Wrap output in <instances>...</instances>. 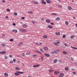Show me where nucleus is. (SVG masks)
<instances>
[{"label":"nucleus","mask_w":77,"mask_h":77,"mask_svg":"<svg viewBox=\"0 0 77 77\" xmlns=\"http://www.w3.org/2000/svg\"><path fill=\"white\" fill-rule=\"evenodd\" d=\"M19 30L20 32H23V33H25V32H27L26 29H20Z\"/></svg>","instance_id":"nucleus-1"},{"label":"nucleus","mask_w":77,"mask_h":77,"mask_svg":"<svg viewBox=\"0 0 77 77\" xmlns=\"http://www.w3.org/2000/svg\"><path fill=\"white\" fill-rule=\"evenodd\" d=\"M39 66H40L39 64L35 65H33V68H36L37 67H39Z\"/></svg>","instance_id":"nucleus-2"},{"label":"nucleus","mask_w":77,"mask_h":77,"mask_svg":"<svg viewBox=\"0 0 77 77\" xmlns=\"http://www.w3.org/2000/svg\"><path fill=\"white\" fill-rule=\"evenodd\" d=\"M44 50L45 51H47V50H48V48H47V47H44Z\"/></svg>","instance_id":"nucleus-3"},{"label":"nucleus","mask_w":77,"mask_h":77,"mask_svg":"<svg viewBox=\"0 0 77 77\" xmlns=\"http://www.w3.org/2000/svg\"><path fill=\"white\" fill-rule=\"evenodd\" d=\"M6 52L5 51H3L0 52V54H6Z\"/></svg>","instance_id":"nucleus-4"},{"label":"nucleus","mask_w":77,"mask_h":77,"mask_svg":"<svg viewBox=\"0 0 77 77\" xmlns=\"http://www.w3.org/2000/svg\"><path fill=\"white\" fill-rule=\"evenodd\" d=\"M22 27L23 28H25V27H27V25H26L25 24H23L22 25Z\"/></svg>","instance_id":"nucleus-5"},{"label":"nucleus","mask_w":77,"mask_h":77,"mask_svg":"<svg viewBox=\"0 0 77 77\" xmlns=\"http://www.w3.org/2000/svg\"><path fill=\"white\" fill-rule=\"evenodd\" d=\"M46 22L47 23H49L50 22V20L47 19L46 20Z\"/></svg>","instance_id":"nucleus-6"},{"label":"nucleus","mask_w":77,"mask_h":77,"mask_svg":"<svg viewBox=\"0 0 77 77\" xmlns=\"http://www.w3.org/2000/svg\"><path fill=\"white\" fill-rule=\"evenodd\" d=\"M23 44V42H21L18 45V46H19V47H20V46H21V45H22Z\"/></svg>","instance_id":"nucleus-7"},{"label":"nucleus","mask_w":77,"mask_h":77,"mask_svg":"<svg viewBox=\"0 0 77 77\" xmlns=\"http://www.w3.org/2000/svg\"><path fill=\"white\" fill-rule=\"evenodd\" d=\"M45 55L46 57H49L50 56V54H45Z\"/></svg>","instance_id":"nucleus-8"},{"label":"nucleus","mask_w":77,"mask_h":77,"mask_svg":"<svg viewBox=\"0 0 77 77\" xmlns=\"http://www.w3.org/2000/svg\"><path fill=\"white\" fill-rule=\"evenodd\" d=\"M32 2L33 3H34L35 4H38V2H36L35 1H32Z\"/></svg>","instance_id":"nucleus-9"},{"label":"nucleus","mask_w":77,"mask_h":77,"mask_svg":"<svg viewBox=\"0 0 77 77\" xmlns=\"http://www.w3.org/2000/svg\"><path fill=\"white\" fill-rule=\"evenodd\" d=\"M63 75H64L63 73H61L59 77H63Z\"/></svg>","instance_id":"nucleus-10"},{"label":"nucleus","mask_w":77,"mask_h":77,"mask_svg":"<svg viewBox=\"0 0 77 77\" xmlns=\"http://www.w3.org/2000/svg\"><path fill=\"white\" fill-rule=\"evenodd\" d=\"M48 27L49 29H52V28H53V27L51 25H48Z\"/></svg>","instance_id":"nucleus-11"},{"label":"nucleus","mask_w":77,"mask_h":77,"mask_svg":"<svg viewBox=\"0 0 77 77\" xmlns=\"http://www.w3.org/2000/svg\"><path fill=\"white\" fill-rule=\"evenodd\" d=\"M56 21H59L60 20V18L59 17H57L56 19Z\"/></svg>","instance_id":"nucleus-12"},{"label":"nucleus","mask_w":77,"mask_h":77,"mask_svg":"<svg viewBox=\"0 0 77 77\" xmlns=\"http://www.w3.org/2000/svg\"><path fill=\"white\" fill-rule=\"evenodd\" d=\"M2 45L4 47H6V45H5V44H2Z\"/></svg>","instance_id":"nucleus-13"},{"label":"nucleus","mask_w":77,"mask_h":77,"mask_svg":"<svg viewBox=\"0 0 77 77\" xmlns=\"http://www.w3.org/2000/svg\"><path fill=\"white\" fill-rule=\"evenodd\" d=\"M12 31L13 32H14V33H17V31L16 30H13Z\"/></svg>","instance_id":"nucleus-14"},{"label":"nucleus","mask_w":77,"mask_h":77,"mask_svg":"<svg viewBox=\"0 0 77 77\" xmlns=\"http://www.w3.org/2000/svg\"><path fill=\"white\" fill-rule=\"evenodd\" d=\"M4 75L5 76V77H7V76H8V73H5L4 74Z\"/></svg>","instance_id":"nucleus-15"},{"label":"nucleus","mask_w":77,"mask_h":77,"mask_svg":"<svg viewBox=\"0 0 77 77\" xmlns=\"http://www.w3.org/2000/svg\"><path fill=\"white\" fill-rule=\"evenodd\" d=\"M71 47L72 48H74V50H77V48L76 47H72V46H71Z\"/></svg>","instance_id":"nucleus-16"},{"label":"nucleus","mask_w":77,"mask_h":77,"mask_svg":"<svg viewBox=\"0 0 77 77\" xmlns=\"http://www.w3.org/2000/svg\"><path fill=\"white\" fill-rule=\"evenodd\" d=\"M42 4H43V5H46V2L44 1H42Z\"/></svg>","instance_id":"nucleus-17"},{"label":"nucleus","mask_w":77,"mask_h":77,"mask_svg":"<svg viewBox=\"0 0 77 77\" xmlns=\"http://www.w3.org/2000/svg\"><path fill=\"white\" fill-rule=\"evenodd\" d=\"M68 8L69 10H71V9H72V8H71V7L70 6H68Z\"/></svg>","instance_id":"nucleus-18"},{"label":"nucleus","mask_w":77,"mask_h":77,"mask_svg":"<svg viewBox=\"0 0 77 77\" xmlns=\"http://www.w3.org/2000/svg\"><path fill=\"white\" fill-rule=\"evenodd\" d=\"M65 69L66 71H68L69 70V68L68 67L65 68Z\"/></svg>","instance_id":"nucleus-19"},{"label":"nucleus","mask_w":77,"mask_h":77,"mask_svg":"<svg viewBox=\"0 0 77 77\" xmlns=\"http://www.w3.org/2000/svg\"><path fill=\"white\" fill-rule=\"evenodd\" d=\"M57 60L56 59H55L54 61V63H56L57 62Z\"/></svg>","instance_id":"nucleus-20"},{"label":"nucleus","mask_w":77,"mask_h":77,"mask_svg":"<svg viewBox=\"0 0 77 77\" xmlns=\"http://www.w3.org/2000/svg\"><path fill=\"white\" fill-rule=\"evenodd\" d=\"M58 73H59V72H55L54 73V74H57Z\"/></svg>","instance_id":"nucleus-21"},{"label":"nucleus","mask_w":77,"mask_h":77,"mask_svg":"<svg viewBox=\"0 0 77 77\" xmlns=\"http://www.w3.org/2000/svg\"><path fill=\"white\" fill-rule=\"evenodd\" d=\"M51 15H57V14H55V13H52L51 14Z\"/></svg>","instance_id":"nucleus-22"},{"label":"nucleus","mask_w":77,"mask_h":77,"mask_svg":"<svg viewBox=\"0 0 77 77\" xmlns=\"http://www.w3.org/2000/svg\"><path fill=\"white\" fill-rule=\"evenodd\" d=\"M54 45H56V46H57V45H58V44H57V43L56 42L54 43Z\"/></svg>","instance_id":"nucleus-23"},{"label":"nucleus","mask_w":77,"mask_h":77,"mask_svg":"<svg viewBox=\"0 0 77 77\" xmlns=\"http://www.w3.org/2000/svg\"><path fill=\"white\" fill-rule=\"evenodd\" d=\"M46 2L47 3H50V1L49 0H47Z\"/></svg>","instance_id":"nucleus-24"},{"label":"nucleus","mask_w":77,"mask_h":77,"mask_svg":"<svg viewBox=\"0 0 77 77\" xmlns=\"http://www.w3.org/2000/svg\"><path fill=\"white\" fill-rule=\"evenodd\" d=\"M56 43L57 44H60V42L59 40H57L56 41Z\"/></svg>","instance_id":"nucleus-25"},{"label":"nucleus","mask_w":77,"mask_h":77,"mask_svg":"<svg viewBox=\"0 0 77 77\" xmlns=\"http://www.w3.org/2000/svg\"><path fill=\"white\" fill-rule=\"evenodd\" d=\"M14 74L15 75H19V74L17 73H16V72Z\"/></svg>","instance_id":"nucleus-26"},{"label":"nucleus","mask_w":77,"mask_h":77,"mask_svg":"<svg viewBox=\"0 0 77 77\" xmlns=\"http://www.w3.org/2000/svg\"><path fill=\"white\" fill-rule=\"evenodd\" d=\"M63 54H66V52L65 51H63Z\"/></svg>","instance_id":"nucleus-27"},{"label":"nucleus","mask_w":77,"mask_h":77,"mask_svg":"<svg viewBox=\"0 0 77 77\" xmlns=\"http://www.w3.org/2000/svg\"><path fill=\"white\" fill-rule=\"evenodd\" d=\"M56 34L57 35H60V32H56Z\"/></svg>","instance_id":"nucleus-28"},{"label":"nucleus","mask_w":77,"mask_h":77,"mask_svg":"<svg viewBox=\"0 0 77 77\" xmlns=\"http://www.w3.org/2000/svg\"><path fill=\"white\" fill-rule=\"evenodd\" d=\"M30 54V53L29 52H28L26 53L27 55H29V54Z\"/></svg>","instance_id":"nucleus-29"},{"label":"nucleus","mask_w":77,"mask_h":77,"mask_svg":"<svg viewBox=\"0 0 77 77\" xmlns=\"http://www.w3.org/2000/svg\"><path fill=\"white\" fill-rule=\"evenodd\" d=\"M43 38H47V36L46 35H44L43 36Z\"/></svg>","instance_id":"nucleus-30"},{"label":"nucleus","mask_w":77,"mask_h":77,"mask_svg":"<svg viewBox=\"0 0 77 77\" xmlns=\"http://www.w3.org/2000/svg\"><path fill=\"white\" fill-rule=\"evenodd\" d=\"M49 71L50 72H53L54 71L53 70L49 69Z\"/></svg>","instance_id":"nucleus-31"},{"label":"nucleus","mask_w":77,"mask_h":77,"mask_svg":"<svg viewBox=\"0 0 77 77\" xmlns=\"http://www.w3.org/2000/svg\"><path fill=\"white\" fill-rule=\"evenodd\" d=\"M28 14H33V12H32V11H28Z\"/></svg>","instance_id":"nucleus-32"},{"label":"nucleus","mask_w":77,"mask_h":77,"mask_svg":"<svg viewBox=\"0 0 77 77\" xmlns=\"http://www.w3.org/2000/svg\"><path fill=\"white\" fill-rule=\"evenodd\" d=\"M14 15H15V16L17 15V13L14 12Z\"/></svg>","instance_id":"nucleus-33"},{"label":"nucleus","mask_w":77,"mask_h":77,"mask_svg":"<svg viewBox=\"0 0 77 77\" xmlns=\"http://www.w3.org/2000/svg\"><path fill=\"white\" fill-rule=\"evenodd\" d=\"M10 41H11V42H12V41H14V39H10Z\"/></svg>","instance_id":"nucleus-34"},{"label":"nucleus","mask_w":77,"mask_h":77,"mask_svg":"<svg viewBox=\"0 0 77 77\" xmlns=\"http://www.w3.org/2000/svg\"><path fill=\"white\" fill-rule=\"evenodd\" d=\"M40 51H41V52H44V51H43V50H42V48L40 49Z\"/></svg>","instance_id":"nucleus-35"},{"label":"nucleus","mask_w":77,"mask_h":77,"mask_svg":"<svg viewBox=\"0 0 77 77\" xmlns=\"http://www.w3.org/2000/svg\"><path fill=\"white\" fill-rule=\"evenodd\" d=\"M65 23L66 25H68V22L67 21H65Z\"/></svg>","instance_id":"nucleus-36"},{"label":"nucleus","mask_w":77,"mask_h":77,"mask_svg":"<svg viewBox=\"0 0 77 77\" xmlns=\"http://www.w3.org/2000/svg\"><path fill=\"white\" fill-rule=\"evenodd\" d=\"M5 59H8V57H7V56H5Z\"/></svg>","instance_id":"nucleus-37"},{"label":"nucleus","mask_w":77,"mask_h":77,"mask_svg":"<svg viewBox=\"0 0 77 77\" xmlns=\"http://www.w3.org/2000/svg\"><path fill=\"white\" fill-rule=\"evenodd\" d=\"M66 37V36L65 35H63V38H65Z\"/></svg>","instance_id":"nucleus-38"},{"label":"nucleus","mask_w":77,"mask_h":77,"mask_svg":"<svg viewBox=\"0 0 77 77\" xmlns=\"http://www.w3.org/2000/svg\"><path fill=\"white\" fill-rule=\"evenodd\" d=\"M71 39H73L74 38V36L72 35L71 36Z\"/></svg>","instance_id":"nucleus-39"},{"label":"nucleus","mask_w":77,"mask_h":77,"mask_svg":"<svg viewBox=\"0 0 77 77\" xmlns=\"http://www.w3.org/2000/svg\"><path fill=\"white\" fill-rule=\"evenodd\" d=\"M19 74H24V72H20Z\"/></svg>","instance_id":"nucleus-40"},{"label":"nucleus","mask_w":77,"mask_h":77,"mask_svg":"<svg viewBox=\"0 0 77 77\" xmlns=\"http://www.w3.org/2000/svg\"><path fill=\"white\" fill-rule=\"evenodd\" d=\"M16 69L17 70V71H18V70H19V69H20V68H18V67L16 68Z\"/></svg>","instance_id":"nucleus-41"},{"label":"nucleus","mask_w":77,"mask_h":77,"mask_svg":"<svg viewBox=\"0 0 77 77\" xmlns=\"http://www.w3.org/2000/svg\"><path fill=\"white\" fill-rule=\"evenodd\" d=\"M5 2H6V1H5V0H3L2 1V3H5Z\"/></svg>","instance_id":"nucleus-42"},{"label":"nucleus","mask_w":77,"mask_h":77,"mask_svg":"<svg viewBox=\"0 0 77 77\" xmlns=\"http://www.w3.org/2000/svg\"><path fill=\"white\" fill-rule=\"evenodd\" d=\"M7 12H10V10H9V9H7Z\"/></svg>","instance_id":"nucleus-43"},{"label":"nucleus","mask_w":77,"mask_h":77,"mask_svg":"<svg viewBox=\"0 0 77 77\" xmlns=\"http://www.w3.org/2000/svg\"><path fill=\"white\" fill-rule=\"evenodd\" d=\"M21 19H22V20H24V19H25V18H24V17H22L21 18Z\"/></svg>","instance_id":"nucleus-44"},{"label":"nucleus","mask_w":77,"mask_h":77,"mask_svg":"<svg viewBox=\"0 0 77 77\" xmlns=\"http://www.w3.org/2000/svg\"><path fill=\"white\" fill-rule=\"evenodd\" d=\"M71 70H72V71H75V69H72Z\"/></svg>","instance_id":"nucleus-45"},{"label":"nucleus","mask_w":77,"mask_h":77,"mask_svg":"<svg viewBox=\"0 0 77 77\" xmlns=\"http://www.w3.org/2000/svg\"><path fill=\"white\" fill-rule=\"evenodd\" d=\"M51 25H53V26H54V24L53 23H51Z\"/></svg>","instance_id":"nucleus-46"},{"label":"nucleus","mask_w":77,"mask_h":77,"mask_svg":"<svg viewBox=\"0 0 77 77\" xmlns=\"http://www.w3.org/2000/svg\"><path fill=\"white\" fill-rule=\"evenodd\" d=\"M35 44L37 45H39V43H35Z\"/></svg>","instance_id":"nucleus-47"},{"label":"nucleus","mask_w":77,"mask_h":77,"mask_svg":"<svg viewBox=\"0 0 77 77\" xmlns=\"http://www.w3.org/2000/svg\"><path fill=\"white\" fill-rule=\"evenodd\" d=\"M22 56H24V53H23L22 54Z\"/></svg>","instance_id":"nucleus-48"},{"label":"nucleus","mask_w":77,"mask_h":77,"mask_svg":"<svg viewBox=\"0 0 77 77\" xmlns=\"http://www.w3.org/2000/svg\"><path fill=\"white\" fill-rule=\"evenodd\" d=\"M10 63H13V61H12L11 60L10 62Z\"/></svg>","instance_id":"nucleus-49"},{"label":"nucleus","mask_w":77,"mask_h":77,"mask_svg":"<svg viewBox=\"0 0 77 77\" xmlns=\"http://www.w3.org/2000/svg\"><path fill=\"white\" fill-rule=\"evenodd\" d=\"M12 57V56L11 55H10V58H11V57Z\"/></svg>","instance_id":"nucleus-50"},{"label":"nucleus","mask_w":77,"mask_h":77,"mask_svg":"<svg viewBox=\"0 0 77 77\" xmlns=\"http://www.w3.org/2000/svg\"><path fill=\"white\" fill-rule=\"evenodd\" d=\"M42 43L40 42L39 43V44H38V45H42Z\"/></svg>","instance_id":"nucleus-51"},{"label":"nucleus","mask_w":77,"mask_h":77,"mask_svg":"<svg viewBox=\"0 0 77 77\" xmlns=\"http://www.w3.org/2000/svg\"><path fill=\"white\" fill-rule=\"evenodd\" d=\"M13 26H16V24H15L14 23H13Z\"/></svg>","instance_id":"nucleus-52"},{"label":"nucleus","mask_w":77,"mask_h":77,"mask_svg":"<svg viewBox=\"0 0 77 77\" xmlns=\"http://www.w3.org/2000/svg\"><path fill=\"white\" fill-rule=\"evenodd\" d=\"M72 73H73V74H76V72H72Z\"/></svg>","instance_id":"nucleus-53"},{"label":"nucleus","mask_w":77,"mask_h":77,"mask_svg":"<svg viewBox=\"0 0 77 77\" xmlns=\"http://www.w3.org/2000/svg\"><path fill=\"white\" fill-rule=\"evenodd\" d=\"M54 53H57V52H56V51H54Z\"/></svg>","instance_id":"nucleus-54"},{"label":"nucleus","mask_w":77,"mask_h":77,"mask_svg":"<svg viewBox=\"0 0 77 77\" xmlns=\"http://www.w3.org/2000/svg\"><path fill=\"white\" fill-rule=\"evenodd\" d=\"M33 57H36V55H33Z\"/></svg>","instance_id":"nucleus-55"},{"label":"nucleus","mask_w":77,"mask_h":77,"mask_svg":"<svg viewBox=\"0 0 77 77\" xmlns=\"http://www.w3.org/2000/svg\"><path fill=\"white\" fill-rule=\"evenodd\" d=\"M42 59V60H43V57H41Z\"/></svg>","instance_id":"nucleus-56"},{"label":"nucleus","mask_w":77,"mask_h":77,"mask_svg":"<svg viewBox=\"0 0 77 77\" xmlns=\"http://www.w3.org/2000/svg\"><path fill=\"white\" fill-rule=\"evenodd\" d=\"M62 6H61V5H59V8H62Z\"/></svg>","instance_id":"nucleus-57"},{"label":"nucleus","mask_w":77,"mask_h":77,"mask_svg":"<svg viewBox=\"0 0 77 77\" xmlns=\"http://www.w3.org/2000/svg\"><path fill=\"white\" fill-rule=\"evenodd\" d=\"M32 24H35V22H34L33 21H32Z\"/></svg>","instance_id":"nucleus-58"},{"label":"nucleus","mask_w":77,"mask_h":77,"mask_svg":"<svg viewBox=\"0 0 77 77\" xmlns=\"http://www.w3.org/2000/svg\"><path fill=\"white\" fill-rule=\"evenodd\" d=\"M16 72H17V73H19V74H20V72H19V71H17Z\"/></svg>","instance_id":"nucleus-59"},{"label":"nucleus","mask_w":77,"mask_h":77,"mask_svg":"<svg viewBox=\"0 0 77 77\" xmlns=\"http://www.w3.org/2000/svg\"><path fill=\"white\" fill-rule=\"evenodd\" d=\"M5 18H8V16H6L5 17Z\"/></svg>","instance_id":"nucleus-60"},{"label":"nucleus","mask_w":77,"mask_h":77,"mask_svg":"<svg viewBox=\"0 0 77 77\" xmlns=\"http://www.w3.org/2000/svg\"><path fill=\"white\" fill-rule=\"evenodd\" d=\"M48 8H49L50 9H52V8L51 7H49Z\"/></svg>","instance_id":"nucleus-61"},{"label":"nucleus","mask_w":77,"mask_h":77,"mask_svg":"<svg viewBox=\"0 0 77 77\" xmlns=\"http://www.w3.org/2000/svg\"><path fill=\"white\" fill-rule=\"evenodd\" d=\"M41 20L42 21H44V19H42V18H41Z\"/></svg>","instance_id":"nucleus-62"},{"label":"nucleus","mask_w":77,"mask_h":77,"mask_svg":"<svg viewBox=\"0 0 77 77\" xmlns=\"http://www.w3.org/2000/svg\"><path fill=\"white\" fill-rule=\"evenodd\" d=\"M38 53H40V54H41V52H39V51H38Z\"/></svg>","instance_id":"nucleus-63"},{"label":"nucleus","mask_w":77,"mask_h":77,"mask_svg":"<svg viewBox=\"0 0 77 77\" xmlns=\"http://www.w3.org/2000/svg\"><path fill=\"white\" fill-rule=\"evenodd\" d=\"M75 26L76 27H77V23L75 24Z\"/></svg>","instance_id":"nucleus-64"}]
</instances>
